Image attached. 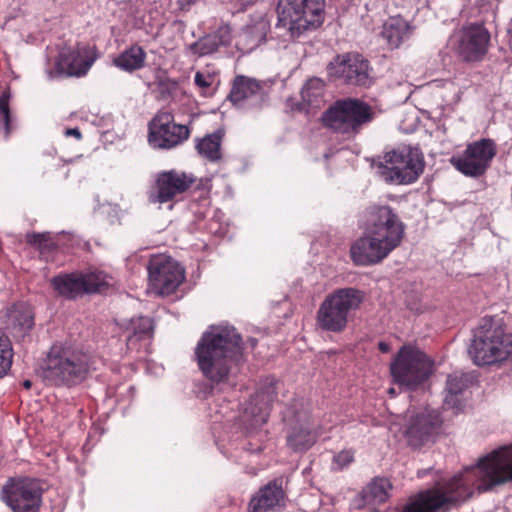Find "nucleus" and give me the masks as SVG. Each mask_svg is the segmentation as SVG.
I'll list each match as a JSON object with an SVG mask.
<instances>
[{"instance_id": "1", "label": "nucleus", "mask_w": 512, "mask_h": 512, "mask_svg": "<svg viewBox=\"0 0 512 512\" xmlns=\"http://www.w3.org/2000/svg\"><path fill=\"white\" fill-rule=\"evenodd\" d=\"M508 482H512V443L493 450L449 481L420 492L403 512H446L468 500L474 489L486 492Z\"/></svg>"}, {"instance_id": "2", "label": "nucleus", "mask_w": 512, "mask_h": 512, "mask_svg": "<svg viewBox=\"0 0 512 512\" xmlns=\"http://www.w3.org/2000/svg\"><path fill=\"white\" fill-rule=\"evenodd\" d=\"M404 225L389 206H373L368 210L365 232L351 247L357 265H374L399 246Z\"/></svg>"}, {"instance_id": "3", "label": "nucleus", "mask_w": 512, "mask_h": 512, "mask_svg": "<svg viewBox=\"0 0 512 512\" xmlns=\"http://www.w3.org/2000/svg\"><path fill=\"white\" fill-rule=\"evenodd\" d=\"M195 355L207 379L216 383L224 382L233 366L242 359V338L232 326H211L198 341Z\"/></svg>"}, {"instance_id": "4", "label": "nucleus", "mask_w": 512, "mask_h": 512, "mask_svg": "<svg viewBox=\"0 0 512 512\" xmlns=\"http://www.w3.org/2000/svg\"><path fill=\"white\" fill-rule=\"evenodd\" d=\"M468 353L478 366L506 360L512 356V334H505L498 320L483 318L474 331Z\"/></svg>"}, {"instance_id": "5", "label": "nucleus", "mask_w": 512, "mask_h": 512, "mask_svg": "<svg viewBox=\"0 0 512 512\" xmlns=\"http://www.w3.org/2000/svg\"><path fill=\"white\" fill-rule=\"evenodd\" d=\"M89 366V356L78 347L55 344L48 353L44 377L55 385H73L85 379Z\"/></svg>"}, {"instance_id": "6", "label": "nucleus", "mask_w": 512, "mask_h": 512, "mask_svg": "<svg viewBox=\"0 0 512 512\" xmlns=\"http://www.w3.org/2000/svg\"><path fill=\"white\" fill-rule=\"evenodd\" d=\"M375 116L374 109L367 103L355 98H346L331 105L322 115V121L334 132L351 138L371 123Z\"/></svg>"}, {"instance_id": "7", "label": "nucleus", "mask_w": 512, "mask_h": 512, "mask_svg": "<svg viewBox=\"0 0 512 512\" xmlns=\"http://www.w3.org/2000/svg\"><path fill=\"white\" fill-rule=\"evenodd\" d=\"M424 166L422 152L418 148L404 145L384 154L378 173L387 183L410 184L420 177Z\"/></svg>"}, {"instance_id": "8", "label": "nucleus", "mask_w": 512, "mask_h": 512, "mask_svg": "<svg viewBox=\"0 0 512 512\" xmlns=\"http://www.w3.org/2000/svg\"><path fill=\"white\" fill-rule=\"evenodd\" d=\"M325 0H279L278 27L287 29L292 38L318 28L324 20Z\"/></svg>"}, {"instance_id": "9", "label": "nucleus", "mask_w": 512, "mask_h": 512, "mask_svg": "<svg viewBox=\"0 0 512 512\" xmlns=\"http://www.w3.org/2000/svg\"><path fill=\"white\" fill-rule=\"evenodd\" d=\"M362 299V294L357 289L336 290L321 303L317 311V325L325 331H343L347 326L350 313L359 308Z\"/></svg>"}, {"instance_id": "10", "label": "nucleus", "mask_w": 512, "mask_h": 512, "mask_svg": "<svg viewBox=\"0 0 512 512\" xmlns=\"http://www.w3.org/2000/svg\"><path fill=\"white\" fill-rule=\"evenodd\" d=\"M432 363L419 349L403 346L390 364L393 380L406 389H415L430 375Z\"/></svg>"}, {"instance_id": "11", "label": "nucleus", "mask_w": 512, "mask_h": 512, "mask_svg": "<svg viewBox=\"0 0 512 512\" xmlns=\"http://www.w3.org/2000/svg\"><path fill=\"white\" fill-rule=\"evenodd\" d=\"M1 498L13 512H37L41 488L34 479H10L2 488Z\"/></svg>"}, {"instance_id": "12", "label": "nucleus", "mask_w": 512, "mask_h": 512, "mask_svg": "<svg viewBox=\"0 0 512 512\" xmlns=\"http://www.w3.org/2000/svg\"><path fill=\"white\" fill-rule=\"evenodd\" d=\"M328 75L346 84L368 87L372 84L369 62L357 53L336 56L327 67Z\"/></svg>"}, {"instance_id": "13", "label": "nucleus", "mask_w": 512, "mask_h": 512, "mask_svg": "<svg viewBox=\"0 0 512 512\" xmlns=\"http://www.w3.org/2000/svg\"><path fill=\"white\" fill-rule=\"evenodd\" d=\"M148 274L150 288L158 295L173 293L185 278L184 269L179 263L164 255L151 258Z\"/></svg>"}, {"instance_id": "14", "label": "nucleus", "mask_w": 512, "mask_h": 512, "mask_svg": "<svg viewBox=\"0 0 512 512\" xmlns=\"http://www.w3.org/2000/svg\"><path fill=\"white\" fill-rule=\"evenodd\" d=\"M495 154L494 143L491 140L482 139L469 144L461 155L453 156L450 162L465 176L479 177L485 173Z\"/></svg>"}, {"instance_id": "15", "label": "nucleus", "mask_w": 512, "mask_h": 512, "mask_svg": "<svg viewBox=\"0 0 512 512\" xmlns=\"http://www.w3.org/2000/svg\"><path fill=\"white\" fill-rule=\"evenodd\" d=\"M189 137V130L184 125L174 123L170 112L161 111L149 125V144L154 148L170 149Z\"/></svg>"}, {"instance_id": "16", "label": "nucleus", "mask_w": 512, "mask_h": 512, "mask_svg": "<svg viewBox=\"0 0 512 512\" xmlns=\"http://www.w3.org/2000/svg\"><path fill=\"white\" fill-rule=\"evenodd\" d=\"M491 35L482 24L464 27L456 46L457 53L466 62L481 61L488 52Z\"/></svg>"}, {"instance_id": "17", "label": "nucleus", "mask_w": 512, "mask_h": 512, "mask_svg": "<svg viewBox=\"0 0 512 512\" xmlns=\"http://www.w3.org/2000/svg\"><path fill=\"white\" fill-rule=\"evenodd\" d=\"M442 420L435 411L425 410L410 417L405 429L408 444L419 448L432 442L438 433Z\"/></svg>"}, {"instance_id": "18", "label": "nucleus", "mask_w": 512, "mask_h": 512, "mask_svg": "<svg viewBox=\"0 0 512 512\" xmlns=\"http://www.w3.org/2000/svg\"><path fill=\"white\" fill-rule=\"evenodd\" d=\"M195 182L191 174L170 170L159 173L156 179V193L151 195L154 203H166L172 201L178 194L187 191Z\"/></svg>"}, {"instance_id": "19", "label": "nucleus", "mask_w": 512, "mask_h": 512, "mask_svg": "<svg viewBox=\"0 0 512 512\" xmlns=\"http://www.w3.org/2000/svg\"><path fill=\"white\" fill-rule=\"evenodd\" d=\"M229 99L239 109H253L263 102V88L259 81L243 75L235 77Z\"/></svg>"}, {"instance_id": "20", "label": "nucleus", "mask_w": 512, "mask_h": 512, "mask_svg": "<svg viewBox=\"0 0 512 512\" xmlns=\"http://www.w3.org/2000/svg\"><path fill=\"white\" fill-rule=\"evenodd\" d=\"M318 436L315 425L311 423L310 417L304 413L294 415L291 427L287 434V444L294 451H305L316 441Z\"/></svg>"}, {"instance_id": "21", "label": "nucleus", "mask_w": 512, "mask_h": 512, "mask_svg": "<svg viewBox=\"0 0 512 512\" xmlns=\"http://www.w3.org/2000/svg\"><path fill=\"white\" fill-rule=\"evenodd\" d=\"M277 382L270 378L258 389L252 397L250 406L246 409L254 419L255 424H263L267 421L270 406L276 398Z\"/></svg>"}, {"instance_id": "22", "label": "nucleus", "mask_w": 512, "mask_h": 512, "mask_svg": "<svg viewBox=\"0 0 512 512\" xmlns=\"http://www.w3.org/2000/svg\"><path fill=\"white\" fill-rule=\"evenodd\" d=\"M284 503V491L276 482L259 490L250 501V512H275Z\"/></svg>"}, {"instance_id": "23", "label": "nucleus", "mask_w": 512, "mask_h": 512, "mask_svg": "<svg viewBox=\"0 0 512 512\" xmlns=\"http://www.w3.org/2000/svg\"><path fill=\"white\" fill-rule=\"evenodd\" d=\"M468 386V377L463 373L448 376L443 400L444 409H452L454 413L462 410V394Z\"/></svg>"}, {"instance_id": "24", "label": "nucleus", "mask_w": 512, "mask_h": 512, "mask_svg": "<svg viewBox=\"0 0 512 512\" xmlns=\"http://www.w3.org/2000/svg\"><path fill=\"white\" fill-rule=\"evenodd\" d=\"M392 485L387 478L375 477L362 490L361 498L366 506L384 503L390 496Z\"/></svg>"}, {"instance_id": "25", "label": "nucleus", "mask_w": 512, "mask_h": 512, "mask_svg": "<svg viewBox=\"0 0 512 512\" xmlns=\"http://www.w3.org/2000/svg\"><path fill=\"white\" fill-rule=\"evenodd\" d=\"M229 41V28L224 26L215 33L208 34L193 43L190 50L198 56H205L214 53L221 45H226Z\"/></svg>"}, {"instance_id": "26", "label": "nucleus", "mask_w": 512, "mask_h": 512, "mask_svg": "<svg viewBox=\"0 0 512 512\" xmlns=\"http://www.w3.org/2000/svg\"><path fill=\"white\" fill-rule=\"evenodd\" d=\"M409 33V24L406 20L398 16L391 17L384 23L381 34L391 47L397 48L409 37Z\"/></svg>"}, {"instance_id": "27", "label": "nucleus", "mask_w": 512, "mask_h": 512, "mask_svg": "<svg viewBox=\"0 0 512 512\" xmlns=\"http://www.w3.org/2000/svg\"><path fill=\"white\" fill-rule=\"evenodd\" d=\"M53 288L62 296L75 298L85 293L81 273L63 274L51 280Z\"/></svg>"}, {"instance_id": "28", "label": "nucleus", "mask_w": 512, "mask_h": 512, "mask_svg": "<svg viewBox=\"0 0 512 512\" xmlns=\"http://www.w3.org/2000/svg\"><path fill=\"white\" fill-rule=\"evenodd\" d=\"M146 52L141 46L134 45L119 54L113 63L121 70L132 72L144 66Z\"/></svg>"}, {"instance_id": "29", "label": "nucleus", "mask_w": 512, "mask_h": 512, "mask_svg": "<svg viewBox=\"0 0 512 512\" xmlns=\"http://www.w3.org/2000/svg\"><path fill=\"white\" fill-rule=\"evenodd\" d=\"M78 54L72 50H63L59 54L57 70L60 74L66 76H82L91 67L92 63L84 61L81 66L77 64Z\"/></svg>"}, {"instance_id": "30", "label": "nucleus", "mask_w": 512, "mask_h": 512, "mask_svg": "<svg viewBox=\"0 0 512 512\" xmlns=\"http://www.w3.org/2000/svg\"><path fill=\"white\" fill-rule=\"evenodd\" d=\"M324 82L320 78L309 79L301 90V98L306 106L319 108L323 103Z\"/></svg>"}, {"instance_id": "31", "label": "nucleus", "mask_w": 512, "mask_h": 512, "mask_svg": "<svg viewBox=\"0 0 512 512\" xmlns=\"http://www.w3.org/2000/svg\"><path fill=\"white\" fill-rule=\"evenodd\" d=\"M221 134L213 133L205 136L198 142L196 148L202 156L210 161H216L221 157Z\"/></svg>"}, {"instance_id": "32", "label": "nucleus", "mask_w": 512, "mask_h": 512, "mask_svg": "<svg viewBox=\"0 0 512 512\" xmlns=\"http://www.w3.org/2000/svg\"><path fill=\"white\" fill-rule=\"evenodd\" d=\"M112 278L103 272L82 274L85 293L102 292L111 285Z\"/></svg>"}, {"instance_id": "33", "label": "nucleus", "mask_w": 512, "mask_h": 512, "mask_svg": "<svg viewBox=\"0 0 512 512\" xmlns=\"http://www.w3.org/2000/svg\"><path fill=\"white\" fill-rule=\"evenodd\" d=\"M10 317L23 331L29 330L33 326V314L27 305L15 306L11 311Z\"/></svg>"}, {"instance_id": "34", "label": "nucleus", "mask_w": 512, "mask_h": 512, "mask_svg": "<svg viewBox=\"0 0 512 512\" xmlns=\"http://www.w3.org/2000/svg\"><path fill=\"white\" fill-rule=\"evenodd\" d=\"M129 329L132 331V335L128 337V342H131L133 339L138 340L149 337L153 330L152 321L148 317L132 319Z\"/></svg>"}, {"instance_id": "35", "label": "nucleus", "mask_w": 512, "mask_h": 512, "mask_svg": "<svg viewBox=\"0 0 512 512\" xmlns=\"http://www.w3.org/2000/svg\"><path fill=\"white\" fill-rule=\"evenodd\" d=\"M12 363V347L10 340L0 332V379L10 369Z\"/></svg>"}, {"instance_id": "36", "label": "nucleus", "mask_w": 512, "mask_h": 512, "mask_svg": "<svg viewBox=\"0 0 512 512\" xmlns=\"http://www.w3.org/2000/svg\"><path fill=\"white\" fill-rule=\"evenodd\" d=\"M26 241L41 252L50 251L54 247L49 233H28L26 235Z\"/></svg>"}, {"instance_id": "37", "label": "nucleus", "mask_w": 512, "mask_h": 512, "mask_svg": "<svg viewBox=\"0 0 512 512\" xmlns=\"http://www.w3.org/2000/svg\"><path fill=\"white\" fill-rule=\"evenodd\" d=\"M215 81L214 75L209 72L198 71L195 74L194 82L201 89L203 95L210 94V89Z\"/></svg>"}, {"instance_id": "38", "label": "nucleus", "mask_w": 512, "mask_h": 512, "mask_svg": "<svg viewBox=\"0 0 512 512\" xmlns=\"http://www.w3.org/2000/svg\"><path fill=\"white\" fill-rule=\"evenodd\" d=\"M9 95L7 93H3L0 96V121L3 122L6 136L10 133V111H9Z\"/></svg>"}, {"instance_id": "39", "label": "nucleus", "mask_w": 512, "mask_h": 512, "mask_svg": "<svg viewBox=\"0 0 512 512\" xmlns=\"http://www.w3.org/2000/svg\"><path fill=\"white\" fill-rule=\"evenodd\" d=\"M354 461L352 450H342L333 458V469H343Z\"/></svg>"}, {"instance_id": "40", "label": "nucleus", "mask_w": 512, "mask_h": 512, "mask_svg": "<svg viewBox=\"0 0 512 512\" xmlns=\"http://www.w3.org/2000/svg\"><path fill=\"white\" fill-rule=\"evenodd\" d=\"M195 1L196 0H177L178 9L182 11L188 10Z\"/></svg>"}, {"instance_id": "41", "label": "nucleus", "mask_w": 512, "mask_h": 512, "mask_svg": "<svg viewBox=\"0 0 512 512\" xmlns=\"http://www.w3.org/2000/svg\"><path fill=\"white\" fill-rule=\"evenodd\" d=\"M65 134L67 136H74V137H76L78 139L81 138V132L77 128L67 129Z\"/></svg>"}, {"instance_id": "42", "label": "nucleus", "mask_w": 512, "mask_h": 512, "mask_svg": "<svg viewBox=\"0 0 512 512\" xmlns=\"http://www.w3.org/2000/svg\"><path fill=\"white\" fill-rule=\"evenodd\" d=\"M378 347L379 350L383 353H387L390 351V345L386 342H379Z\"/></svg>"}, {"instance_id": "43", "label": "nucleus", "mask_w": 512, "mask_h": 512, "mask_svg": "<svg viewBox=\"0 0 512 512\" xmlns=\"http://www.w3.org/2000/svg\"><path fill=\"white\" fill-rule=\"evenodd\" d=\"M23 386L26 389H30V387L32 386V382L30 380H24L23 381Z\"/></svg>"}, {"instance_id": "44", "label": "nucleus", "mask_w": 512, "mask_h": 512, "mask_svg": "<svg viewBox=\"0 0 512 512\" xmlns=\"http://www.w3.org/2000/svg\"><path fill=\"white\" fill-rule=\"evenodd\" d=\"M509 33H510L509 45L512 50V30H510Z\"/></svg>"}, {"instance_id": "45", "label": "nucleus", "mask_w": 512, "mask_h": 512, "mask_svg": "<svg viewBox=\"0 0 512 512\" xmlns=\"http://www.w3.org/2000/svg\"><path fill=\"white\" fill-rule=\"evenodd\" d=\"M388 392H389L390 394H394V393H395V389H394V388H390V389L388 390Z\"/></svg>"}]
</instances>
